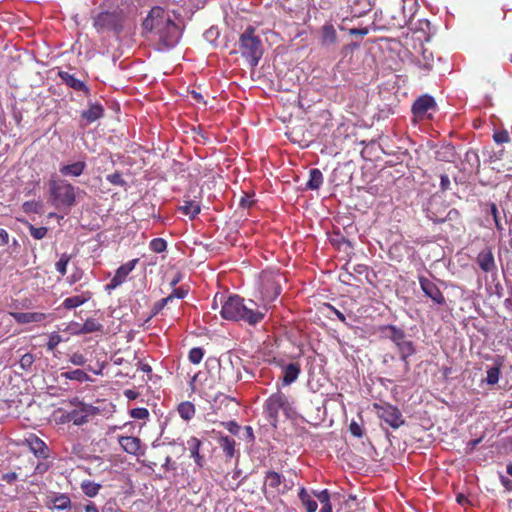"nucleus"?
<instances>
[{
    "label": "nucleus",
    "instance_id": "obj_1",
    "mask_svg": "<svg viewBox=\"0 0 512 512\" xmlns=\"http://www.w3.org/2000/svg\"><path fill=\"white\" fill-rule=\"evenodd\" d=\"M143 29L157 36L159 42L170 48L178 43L180 29L161 7H154L143 21Z\"/></svg>",
    "mask_w": 512,
    "mask_h": 512
},
{
    "label": "nucleus",
    "instance_id": "obj_2",
    "mask_svg": "<svg viewBox=\"0 0 512 512\" xmlns=\"http://www.w3.org/2000/svg\"><path fill=\"white\" fill-rule=\"evenodd\" d=\"M256 303L252 300L245 301L238 295H232L223 303L220 314L224 319L233 321H245L250 325L261 322L265 314L257 310Z\"/></svg>",
    "mask_w": 512,
    "mask_h": 512
},
{
    "label": "nucleus",
    "instance_id": "obj_3",
    "mask_svg": "<svg viewBox=\"0 0 512 512\" xmlns=\"http://www.w3.org/2000/svg\"><path fill=\"white\" fill-rule=\"evenodd\" d=\"M385 336L390 339L398 349L400 360L402 361V370L398 373H393L396 381H401L410 371V364L408 358L415 354L416 349L414 343L407 339L403 329L395 326L388 325L383 329Z\"/></svg>",
    "mask_w": 512,
    "mask_h": 512
},
{
    "label": "nucleus",
    "instance_id": "obj_4",
    "mask_svg": "<svg viewBox=\"0 0 512 512\" xmlns=\"http://www.w3.org/2000/svg\"><path fill=\"white\" fill-rule=\"evenodd\" d=\"M255 32L254 27L248 26L240 35L238 42L239 52L252 68L258 65L263 55L262 41Z\"/></svg>",
    "mask_w": 512,
    "mask_h": 512
},
{
    "label": "nucleus",
    "instance_id": "obj_5",
    "mask_svg": "<svg viewBox=\"0 0 512 512\" xmlns=\"http://www.w3.org/2000/svg\"><path fill=\"white\" fill-rule=\"evenodd\" d=\"M50 202L56 209H70L76 203L75 187L64 179L49 181Z\"/></svg>",
    "mask_w": 512,
    "mask_h": 512
},
{
    "label": "nucleus",
    "instance_id": "obj_6",
    "mask_svg": "<svg viewBox=\"0 0 512 512\" xmlns=\"http://www.w3.org/2000/svg\"><path fill=\"white\" fill-rule=\"evenodd\" d=\"M93 26L98 33L111 32L118 35L124 27V15L119 11L101 12L94 18Z\"/></svg>",
    "mask_w": 512,
    "mask_h": 512
},
{
    "label": "nucleus",
    "instance_id": "obj_7",
    "mask_svg": "<svg viewBox=\"0 0 512 512\" xmlns=\"http://www.w3.org/2000/svg\"><path fill=\"white\" fill-rule=\"evenodd\" d=\"M293 486L294 482L292 480H287L283 475L274 470H268L265 473L263 484V492L265 495H284L288 493Z\"/></svg>",
    "mask_w": 512,
    "mask_h": 512
},
{
    "label": "nucleus",
    "instance_id": "obj_8",
    "mask_svg": "<svg viewBox=\"0 0 512 512\" xmlns=\"http://www.w3.org/2000/svg\"><path fill=\"white\" fill-rule=\"evenodd\" d=\"M282 410L287 417L290 416L291 406L287 397L281 393L272 394L266 401L265 413L269 422L276 426L278 422L279 411Z\"/></svg>",
    "mask_w": 512,
    "mask_h": 512
},
{
    "label": "nucleus",
    "instance_id": "obj_9",
    "mask_svg": "<svg viewBox=\"0 0 512 512\" xmlns=\"http://www.w3.org/2000/svg\"><path fill=\"white\" fill-rule=\"evenodd\" d=\"M202 193L197 187H190L188 192L183 196L182 204L177 210L190 220H194L201 212Z\"/></svg>",
    "mask_w": 512,
    "mask_h": 512
},
{
    "label": "nucleus",
    "instance_id": "obj_10",
    "mask_svg": "<svg viewBox=\"0 0 512 512\" xmlns=\"http://www.w3.org/2000/svg\"><path fill=\"white\" fill-rule=\"evenodd\" d=\"M375 409L378 417L394 429L399 428L405 422L402 413L396 406L390 404H375Z\"/></svg>",
    "mask_w": 512,
    "mask_h": 512
},
{
    "label": "nucleus",
    "instance_id": "obj_11",
    "mask_svg": "<svg viewBox=\"0 0 512 512\" xmlns=\"http://www.w3.org/2000/svg\"><path fill=\"white\" fill-rule=\"evenodd\" d=\"M418 281L424 295L430 298L434 304L442 306L446 303L444 294L432 280L424 275H419Z\"/></svg>",
    "mask_w": 512,
    "mask_h": 512
},
{
    "label": "nucleus",
    "instance_id": "obj_12",
    "mask_svg": "<svg viewBox=\"0 0 512 512\" xmlns=\"http://www.w3.org/2000/svg\"><path fill=\"white\" fill-rule=\"evenodd\" d=\"M99 414V408L93 405H82L80 409H72L70 411V419L76 426H82L89 422V419Z\"/></svg>",
    "mask_w": 512,
    "mask_h": 512
},
{
    "label": "nucleus",
    "instance_id": "obj_13",
    "mask_svg": "<svg viewBox=\"0 0 512 512\" xmlns=\"http://www.w3.org/2000/svg\"><path fill=\"white\" fill-rule=\"evenodd\" d=\"M139 262L138 258L132 259L127 263L121 265L115 272L114 276L107 285L108 289H115L126 281L127 276L135 268Z\"/></svg>",
    "mask_w": 512,
    "mask_h": 512
},
{
    "label": "nucleus",
    "instance_id": "obj_14",
    "mask_svg": "<svg viewBox=\"0 0 512 512\" xmlns=\"http://www.w3.org/2000/svg\"><path fill=\"white\" fill-rule=\"evenodd\" d=\"M11 316L18 324H29L53 320L51 313L43 312H13Z\"/></svg>",
    "mask_w": 512,
    "mask_h": 512
},
{
    "label": "nucleus",
    "instance_id": "obj_15",
    "mask_svg": "<svg viewBox=\"0 0 512 512\" xmlns=\"http://www.w3.org/2000/svg\"><path fill=\"white\" fill-rule=\"evenodd\" d=\"M436 102L434 98L428 94L418 97L412 105V113L415 117L423 119L427 112L435 109Z\"/></svg>",
    "mask_w": 512,
    "mask_h": 512
},
{
    "label": "nucleus",
    "instance_id": "obj_16",
    "mask_svg": "<svg viewBox=\"0 0 512 512\" xmlns=\"http://www.w3.org/2000/svg\"><path fill=\"white\" fill-rule=\"evenodd\" d=\"M436 206L437 201L432 200L427 208V218L433 221L434 223L441 224L446 221H455L459 219L460 213L457 209H450L445 216H442L437 214V212L435 211Z\"/></svg>",
    "mask_w": 512,
    "mask_h": 512
},
{
    "label": "nucleus",
    "instance_id": "obj_17",
    "mask_svg": "<svg viewBox=\"0 0 512 512\" xmlns=\"http://www.w3.org/2000/svg\"><path fill=\"white\" fill-rule=\"evenodd\" d=\"M118 443L121 448L128 454L134 456H140L144 454L142 448V441L138 437L134 436H119Z\"/></svg>",
    "mask_w": 512,
    "mask_h": 512
},
{
    "label": "nucleus",
    "instance_id": "obj_18",
    "mask_svg": "<svg viewBox=\"0 0 512 512\" xmlns=\"http://www.w3.org/2000/svg\"><path fill=\"white\" fill-rule=\"evenodd\" d=\"M389 20H387V28L391 30L401 29L410 23V18L405 15L402 7L392 8L388 11Z\"/></svg>",
    "mask_w": 512,
    "mask_h": 512
},
{
    "label": "nucleus",
    "instance_id": "obj_19",
    "mask_svg": "<svg viewBox=\"0 0 512 512\" xmlns=\"http://www.w3.org/2000/svg\"><path fill=\"white\" fill-rule=\"evenodd\" d=\"M26 442L31 452L38 458L46 459L49 457V449L46 443L35 434H31Z\"/></svg>",
    "mask_w": 512,
    "mask_h": 512
},
{
    "label": "nucleus",
    "instance_id": "obj_20",
    "mask_svg": "<svg viewBox=\"0 0 512 512\" xmlns=\"http://www.w3.org/2000/svg\"><path fill=\"white\" fill-rule=\"evenodd\" d=\"M58 75L68 87L76 91H82L86 96L90 94V89L87 85L82 80L76 78L73 74L66 71H59Z\"/></svg>",
    "mask_w": 512,
    "mask_h": 512
},
{
    "label": "nucleus",
    "instance_id": "obj_21",
    "mask_svg": "<svg viewBox=\"0 0 512 512\" xmlns=\"http://www.w3.org/2000/svg\"><path fill=\"white\" fill-rule=\"evenodd\" d=\"M47 504H51L50 508L57 511L69 510L72 506L71 499L66 493H53L48 496Z\"/></svg>",
    "mask_w": 512,
    "mask_h": 512
},
{
    "label": "nucleus",
    "instance_id": "obj_22",
    "mask_svg": "<svg viewBox=\"0 0 512 512\" xmlns=\"http://www.w3.org/2000/svg\"><path fill=\"white\" fill-rule=\"evenodd\" d=\"M477 264L484 272H491L495 269V260L490 249L481 251L476 258Z\"/></svg>",
    "mask_w": 512,
    "mask_h": 512
},
{
    "label": "nucleus",
    "instance_id": "obj_23",
    "mask_svg": "<svg viewBox=\"0 0 512 512\" xmlns=\"http://www.w3.org/2000/svg\"><path fill=\"white\" fill-rule=\"evenodd\" d=\"M92 298V293L90 291H84L80 295H75L71 297H67L62 302V307L71 310L77 308L84 303L88 302Z\"/></svg>",
    "mask_w": 512,
    "mask_h": 512
},
{
    "label": "nucleus",
    "instance_id": "obj_24",
    "mask_svg": "<svg viewBox=\"0 0 512 512\" xmlns=\"http://www.w3.org/2000/svg\"><path fill=\"white\" fill-rule=\"evenodd\" d=\"M301 372V366L298 362L289 363L283 366V384L290 385L295 382Z\"/></svg>",
    "mask_w": 512,
    "mask_h": 512
},
{
    "label": "nucleus",
    "instance_id": "obj_25",
    "mask_svg": "<svg viewBox=\"0 0 512 512\" xmlns=\"http://www.w3.org/2000/svg\"><path fill=\"white\" fill-rule=\"evenodd\" d=\"M86 169V163L84 161H77L72 164L62 165L59 172L65 177H79L83 174Z\"/></svg>",
    "mask_w": 512,
    "mask_h": 512
},
{
    "label": "nucleus",
    "instance_id": "obj_26",
    "mask_svg": "<svg viewBox=\"0 0 512 512\" xmlns=\"http://www.w3.org/2000/svg\"><path fill=\"white\" fill-rule=\"evenodd\" d=\"M320 42L322 46H331L337 41V32L333 24L325 23L321 27Z\"/></svg>",
    "mask_w": 512,
    "mask_h": 512
},
{
    "label": "nucleus",
    "instance_id": "obj_27",
    "mask_svg": "<svg viewBox=\"0 0 512 512\" xmlns=\"http://www.w3.org/2000/svg\"><path fill=\"white\" fill-rule=\"evenodd\" d=\"M104 116V108L99 103L90 104L87 110L81 112V118L88 124L102 118Z\"/></svg>",
    "mask_w": 512,
    "mask_h": 512
},
{
    "label": "nucleus",
    "instance_id": "obj_28",
    "mask_svg": "<svg viewBox=\"0 0 512 512\" xmlns=\"http://www.w3.org/2000/svg\"><path fill=\"white\" fill-rule=\"evenodd\" d=\"M187 445L190 451V456L194 459L196 465L202 468L204 465V457L200 454L202 442L196 437H191L188 439Z\"/></svg>",
    "mask_w": 512,
    "mask_h": 512
},
{
    "label": "nucleus",
    "instance_id": "obj_29",
    "mask_svg": "<svg viewBox=\"0 0 512 512\" xmlns=\"http://www.w3.org/2000/svg\"><path fill=\"white\" fill-rule=\"evenodd\" d=\"M353 17H361L371 10L369 0H347Z\"/></svg>",
    "mask_w": 512,
    "mask_h": 512
},
{
    "label": "nucleus",
    "instance_id": "obj_30",
    "mask_svg": "<svg viewBox=\"0 0 512 512\" xmlns=\"http://www.w3.org/2000/svg\"><path fill=\"white\" fill-rule=\"evenodd\" d=\"M79 329L73 330V335H82L102 331L103 325L94 318H88L82 325H76Z\"/></svg>",
    "mask_w": 512,
    "mask_h": 512
},
{
    "label": "nucleus",
    "instance_id": "obj_31",
    "mask_svg": "<svg viewBox=\"0 0 512 512\" xmlns=\"http://www.w3.org/2000/svg\"><path fill=\"white\" fill-rule=\"evenodd\" d=\"M218 442L225 456L229 459L233 458L236 452L235 440L229 436H220Z\"/></svg>",
    "mask_w": 512,
    "mask_h": 512
},
{
    "label": "nucleus",
    "instance_id": "obj_32",
    "mask_svg": "<svg viewBox=\"0 0 512 512\" xmlns=\"http://www.w3.org/2000/svg\"><path fill=\"white\" fill-rule=\"evenodd\" d=\"M177 411L180 417L185 421L191 420L196 413L195 405L190 401L181 402L177 407Z\"/></svg>",
    "mask_w": 512,
    "mask_h": 512
},
{
    "label": "nucleus",
    "instance_id": "obj_33",
    "mask_svg": "<svg viewBox=\"0 0 512 512\" xmlns=\"http://www.w3.org/2000/svg\"><path fill=\"white\" fill-rule=\"evenodd\" d=\"M80 488L85 496L93 498L98 495L102 485L91 480H83L80 484Z\"/></svg>",
    "mask_w": 512,
    "mask_h": 512
},
{
    "label": "nucleus",
    "instance_id": "obj_34",
    "mask_svg": "<svg viewBox=\"0 0 512 512\" xmlns=\"http://www.w3.org/2000/svg\"><path fill=\"white\" fill-rule=\"evenodd\" d=\"M298 497L303 506H305L307 512H316L318 504L315 500L312 499L311 495L304 487L300 489Z\"/></svg>",
    "mask_w": 512,
    "mask_h": 512
},
{
    "label": "nucleus",
    "instance_id": "obj_35",
    "mask_svg": "<svg viewBox=\"0 0 512 512\" xmlns=\"http://www.w3.org/2000/svg\"><path fill=\"white\" fill-rule=\"evenodd\" d=\"M323 184V175L322 172L317 169H311L309 172V180L306 184V187L310 190H317Z\"/></svg>",
    "mask_w": 512,
    "mask_h": 512
},
{
    "label": "nucleus",
    "instance_id": "obj_36",
    "mask_svg": "<svg viewBox=\"0 0 512 512\" xmlns=\"http://www.w3.org/2000/svg\"><path fill=\"white\" fill-rule=\"evenodd\" d=\"M61 376L64 377L65 379L74 380L78 382H86L90 380L89 375L81 369L63 372Z\"/></svg>",
    "mask_w": 512,
    "mask_h": 512
},
{
    "label": "nucleus",
    "instance_id": "obj_37",
    "mask_svg": "<svg viewBox=\"0 0 512 512\" xmlns=\"http://www.w3.org/2000/svg\"><path fill=\"white\" fill-rule=\"evenodd\" d=\"M26 225L30 232V235L36 240L43 239L48 232V229L46 227H35L34 225L28 222H26Z\"/></svg>",
    "mask_w": 512,
    "mask_h": 512
},
{
    "label": "nucleus",
    "instance_id": "obj_38",
    "mask_svg": "<svg viewBox=\"0 0 512 512\" xmlns=\"http://www.w3.org/2000/svg\"><path fill=\"white\" fill-rule=\"evenodd\" d=\"M70 260H71V255H69L67 253H63L61 255L60 259L56 262V264H55L56 270L62 276H64L67 272V266H68V263L70 262Z\"/></svg>",
    "mask_w": 512,
    "mask_h": 512
},
{
    "label": "nucleus",
    "instance_id": "obj_39",
    "mask_svg": "<svg viewBox=\"0 0 512 512\" xmlns=\"http://www.w3.org/2000/svg\"><path fill=\"white\" fill-rule=\"evenodd\" d=\"M149 248L155 253H162L167 248V243L162 238H154L149 243Z\"/></svg>",
    "mask_w": 512,
    "mask_h": 512
},
{
    "label": "nucleus",
    "instance_id": "obj_40",
    "mask_svg": "<svg viewBox=\"0 0 512 512\" xmlns=\"http://www.w3.org/2000/svg\"><path fill=\"white\" fill-rule=\"evenodd\" d=\"M203 356H204V350L200 347H195L189 351L188 358L191 363L199 364L202 361Z\"/></svg>",
    "mask_w": 512,
    "mask_h": 512
},
{
    "label": "nucleus",
    "instance_id": "obj_41",
    "mask_svg": "<svg viewBox=\"0 0 512 512\" xmlns=\"http://www.w3.org/2000/svg\"><path fill=\"white\" fill-rule=\"evenodd\" d=\"M499 376H500V368L493 366V367L489 368L487 371L486 382L490 385H494L499 381Z\"/></svg>",
    "mask_w": 512,
    "mask_h": 512
},
{
    "label": "nucleus",
    "instance_id": "obj_42",
    "mask_svg": "<svg viewBox=\"0 0 512 512\" xmlns=\"http://www.w3.org/2000/svg\"><path fill=\"white\" fill-rule=\"evenodd\" d=\"M61 342L62 337L57 332H52L46 344L47 350L53 351Z\"/></svg>",
    "mask_w": 512,
    "mask_h": 512
},
{
    "label": "nucleus",
    "instance_id": "obj_43",
    "mask_svg": "<svg viewBox=\"0 0 512 512\" xmlns=\"http://www.w3.org/2000/svg\"><path fill=\"white\" fill-rule=\"evenodd\" d=\"M129 414H130V417H132L134 419L144 420L149 417V411H148V409H146L144 407L133 408L130 410Z\"/></svg>",
    "mask_w": 512,
    "mask_h": 512
},
{
    "label": "nucleus",
    "instance_id": "obj_44",
    "mask_svg": "<svg viewBox=\"0 0 512 512\" xmlns=\"http://www.w3.org/2000/svg\"><path fill=\"white\" fill-rule=\"evenodd\" d=\"M493 140L497 144L509 143L511 141L510 135L507 130L496 131L493 134Z\"/></svg>",
    "mask_w": 512,
    "mask_h": 512
},
{
    "label": "nucleus",
    "instance_id": "obj_45",
    "mask_svg": "<svg viewBox=\"0 0 512 512\" xmlns=\"http://www.w3.org/2000/svg\"><path fill=\"white\" fill-rule=\"evenodd\" d=\"M106 179L113 185L116 186H125L126 181L122 178V175L120 172L116 171L113 174H109Z\"/></svg>",
    "mask_w": 512,
    "mask_h": 512
},
{
    "label": "nucleus",
    "instance_id": "obj_46",
    "mask_svg": "<svg viewBox=\"0 0 512 512\" xmlns=\"http://www.w3.org/2000/svg\"><path fill=\"white\" fill-rule=\"evenodd\" d=\"M40 204L36 201H26L22 205V209L26 213H39Z\"/></svg>",
    "mask_w": 512,
    "mask_h": 512
},
{
    "label": "nucleus",
    "instance_id": "obj_47",
    "mask_svg": "<svg viewBox=\"0 0 512 512\" xmlns=\"http://www.w3.org/2000/svg\"><path fill=\"white\" fill-rule=\"evenodd\" d=\"M187 294H188V289L181 286V287L175 288L172 291V293L170 295H168L167 297L170 298V302H171L175 298L184 299L187 296Z\"/></svg>",
    "mask_w": 512,
    "mask_h": 512
},
{
    "label": "nucleus",
    "instance_id": "obj_48",
    "mask_svg": "<svg viewBox=\"0 0 512 512\" xmlns=\"http://www.w3.org/2000/svg\"><path fill=\"white\" fill-rule=\"evenodd\" d=\"M314 495L319 500V502L323 505H331L330 503V493L327 489H324L319 492H314Z\"/></svg>",
    "mask_w": 512,
    "mask_h": 512
},
{
    "label": "nucleus",
    "instance_id": "obj_49",
    "mask_svg": "<svg viewBox=\"0 0 512 512\" xmlns=\"http://www.w3.org/2000/svg\"><path fill=\"white\" fill-rule=\"evenodd\" d=\"M491 214L493 216V219H494V222H495V226H496V229L499 231V232H502L504 230V226L503 224L501 223L500 219H499V215H498V209H497V206L496 204L492 203L491 204Z\"/></svg>",
    "mask_w": 512,
    "mask_h": 512
},
{
    "label": "nucleus",
    "instance_id": "obj_50",
    "mask_svg": "<svg viewBox=\"0 0 512 512\" xmlns=\"http://www.w3.org/2000/svg\"><path fill=\"white\" fill-rule=\"evenodd\" d=\"M33 362L34 357L30 353L24 354L19 361L20 366L25 370L29 369L32 366Z\"/></svg>",
    "mask_w": 512,
    "mask_h": 512
},
{
    "label": "nucleus",
    "instance_id": "obj_51",
    "mask_svg": "<svg viewBox=\"0 0 512 512\" xmlns=\"http://www.w3.org/2000/svg\"><path fill=\"white\" fill-rule=\"evenodd\" d=\"M70 362L76 366H83L86 363V358L82 353L75 352L70 356Z\"/></svg>",
    "mask_w": 512,
    "mask_h": 512
},
{
    "label": "nucleus",
    "instance_id": "obj_52",
    "mask_svg": "<svg viewBox=\"0 0 512 512\" xmlns=\"http://www.w3.org/2000/svg\"><path fill=\"white\" fill-rule=\"evenodd\" d=\"M313 5L322 10H329L335 3V0H312Z\"/></svg>",
    "mask_w": 512,
    "mask_h": 512
},
{
    "label": "nucleus",
    "instance_id": "obj_53",
    "mask_svg": "<svg viewBox=\"0 0 512 512\" xmlns=\"http://www.w3.org/2000/svg\"><path fill=\"white\" fill-rule=\"evenodd\" d=\"M168 303H170V298L168 297L162 298L161 300L157 301L152 308L153 315H157L158 313H160Z\"/></svg>",
    "mask_w": 512,
    "mask_h": 512
},
{
    "label": "nucleus",
    "instance_id": "obj_54",
    "mask_svg": "<svg viewBox=\"0 0 512 512\" xmlns=\"http://www.w3.org/2000/svg\"><path fill=\"white\" fill-rule=\"evenodd\" d=\"M222 425L233 435H237L240 431V426L235 421L222 422Z\"/></svg>",
    "mask_w": 512,
    "mask_h": 512
},
{
    "label": "nucleus",
    "instance_id": "obj_55",
    "mask_svg": "<svg viewBox=\"0 0 512 512\" xmlns=\"http://www.w3.org/2000/svg\"><path fill=\"white\" fill-rule=\"evenodd\" d=\"M349 430H350L351 434H352L353 436H355V437L360 438V437H362V435H363V430H362L361 426H360V425H358V424H357L356 422H354V421L350 424V426H349Z\"/></svg>",
    "mask_w": 512,
    "mask_h": 512
},
{
    "label": "nucleus",
    "instance_id": "obj_56",
    "mask_svg": "<svg viewBox=\"0 0 512 512\" xmlns=\"http://www.w3.org/2000/svg\"><path fill=\"white\" fill-rule=\"evenodd\" d=\"M369 33V29L367 27H363V28H351L349 30V34L351 36H360V37H363L365 35H367Z\"/></svg>",
    "mask_w": 512,
    "mask_h": 512
},
{
    "label": "nucleus",
    "instance_id": "obj_57",
    "mask_svg": "<svg viewBox=\"0 0 512 512\" xmlns=\"http://www.w3.org/2000/svg\"><path fill=\"white\" fill-rule=\"evenodd\" d=\"M326 306L341 322L346 323V317L341 311L333 307L331 304H327Z\"/></svg>",
    "mask_w": 512,
    "mask_h": 512
},
{
    "label": "nucleus",
    "instance_id": "obj_58",
    "mask_svg": "<svg viewBox=\"0 0 512 512\" xmlns=\"http://www.w3.org/2000/svg\"><path fill=\"white\" fill-rule=\"evenodd\" d=\"M70 406L74 407V409L82 408V405H87L83 401H81L78 397H73L66 401Z\"/></svg>",
    "mask_w": 512,
    "mask_h": 512
},
{
    "label": "nucleus",
    "instance_id": "obj_59",
    "mask_svg": "<svg viewBox=\"0 0 512 512\" xmlns=\"http://www.w3.org/2000/svg\"><path fill=\"white\" fill-rule=\"evenodd\" d=\"M58 412L61 413V416L59 417V422L62 424L72 422V419H70V411H63L62 409H58Z\"/></svg>",
    "mask_w": 512,
    "mask_h": 512
},
{
    "label": "nucleus",
    "instance_id": "obj_60",
    "mask_svg": "<svg viewBox=\"0 0 512 512\" xmlns=\"http://www.w3.org/2000/svg\"><path fill=\"white\" fill-rule=\"evenodd\" d=\"M8 242H9L8 232L5 229L0 228V247L7 245Z\"/></svg>",
    "mask_w": 512,
    "mask_h": 512
},
{
    "label": "nucleus",
    "instance_id": "obj_61",
    "mask_svg": "<svg viewBox=\"0 0 512 512\" xmlns=\"http://www.w3.org/2000/svg\"><path fill=\"white\" fill-rule=\"evenodd\" d=\"M102 512H124L122 509H120L115 503L114 504H106Z\"/></svg>",
    "mask_w": 512,
    "mask_h": 512
},
{
    "label": "nucleus",
    "instance_id": "obj_62",
    "mask_svg": "<svg viewBox=\"0 0 512 512\" xmlns=\"http://www.w3.org/2000/svg\"><path fill=\"white\" fill-rule=\"evenodd\" d=\"M440 186H441V189L442 190H447L449 189V186H450V179L448 177V175H441V178H440Z\"/></svg>",
    "mask_w": 512,
    "mask_h": 512
},
{
    "label": "nucleus",
    "instance_id": "obj_63",
    "mask_svg": "<svg viewBox=\"0 0 512 512\" xmlns=\"http://www.w3.org/2000/svg\"><path fill=\"white\" fill-rule=\"evenodd\" d=\"M17 473L16 472H8L3 474L2 479L6 481L7 483H12L17 479Z\"/></svg>",
    "mask_w": 512,
    "mask_h": 512
},
{
    "label": "nucleus",
    "instance_id": "obj_64",
    "mask_svg": "<svg viewBox=\"0 0 512 512\" xmlns=\"http://www.w3.org/2000/svg\"><path fill=\"white\" fill-rule=\"evenodd\" d=\"M84 512H99L94 502H88L84 505Z\"/></svg>",
    "mask_w": 512,
    "mask_h": 512
}]
</instances>
